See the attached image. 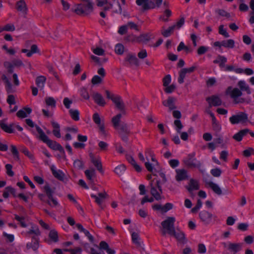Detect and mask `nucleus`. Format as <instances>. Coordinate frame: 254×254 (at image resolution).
Listing matches in <instances>:
<instances>
[{"label":"nucleus","mask_w":254,"mask_h":254,"mask_svg":"<svg viewBox=\"0 0 254 254\" xmlns=\"http://www.w3.org/2000/svg\"><path fill=\"white\" fill-rule=\"evenodd\" d=\"M51 169L52 170L53 175L56 178L64 183L67 182L68 179L65 176V174L62 171L56 170L55 169V166L53 165L51 167Z\"/></svg>","instance_id":"9d476101"},{"label":"nucleus","mask_w":254,"mask_h":254,"mask_svg":"<svg viewBox=\"0 0 254 254\" xmlns=\"http://www.w3.org/2000/svg\"><path fill=\"white\" fill-rule=\"evenodd\" d=\"M249 132V129L247 128L241 130L239 132L235 134L233 136V138L237 141H240L242 140L243 137Z\"/></svg>","instance_id":"7c9ffc66"},{"label":"nucleus","mask_w":254,"mask_h":254,"mask_svg":"<svg viewBox=\"0 0 254 254\" xmlns=\"http://www.w3.org/2000/svg\"><path fill=\"white\" fill-rule=\"evenodd\" d=\"M150 193L157 200L161 199V193H162V189L159 180L151 181L150 183Z\"/></svg>","instance_id":"f03ea898"},{"label":"nucleus","mask_w":254,"mask_h":254,"mask_svg":"<svg viewBox=\"0 0 254 254\" xmlns=\"http://www.w3.org/2000/svg\"><path fill=\"white\" fill-rule=\"evenodd\" d=\"M163 2L162 0H156L154 3L152 1L148 0H136V2L138 5H142V8L143 10H148L159 7Z\"/></svg>","instance_id":"7ed1b4c3"},{"label":"nucleus","mask_w":254,"mask_h":254,"mask_svg":"<svg viewBox=\"0 0 254 254\" xmlns=\"http://www.w3.org/2000/svg\"><path fill=\"white\" fill-rule=\"evenodd\" d=\"M93 52L94 53V54L98 56H103L105 55L104 50L100 47H97L95 49H93Z\"/></svg>","instance_id":"8fccbe9b"},{"label":"nucleus","mask_w":254,"mask_h":254,"mask_svg":"<svg viewBox=\"0 0 254 254\" xmlns=\"http://www.w3.org/2000/svg\"><path fill=\"white\" fill-rule=\"evenodd\" d=\"M238 88H233L232 86H229L226 90V94L229 95L230 97L233 99V102L235 104H240L247 103H249L250 100H246L244 98H241L243 93L242 91H245L247 94H250L251 93L249 86L244 81L241 80L238 82Z\"/></svg>","instance_id":"f257e3e1"},{"label":"nucleus","mask_w":254,"mask_h":254,"mask_svg":"<svg viewBox=\"0 0 254 254\" xmlns=\"http://www.w3.org/2000/svg\"><path fill=\"white\" fill-rule=\"evenodd\" d=\"M93 120L94 123L95 124H96L97 125L102 123L101 122V119H100V116L97 113H94L93 114Z\"/></svg>","instance_id":"69168bd1"},{"label":"nucleus","mask_w":254,"mask_h":254,"mask_svg":"<svg viewBox=\"0 0 254 254\" xmlns=\"http://www.w3.org/2000/svg\"><path fill=\"white\" fill-rule=\"evenodd\" d=\"M131 238L133 243L138 246H140V243L139 241V236L137 233L133 232L131 234Z\"/></svg>","instance_id":"c03bdc74"},{"label":"nucleus","mask_w":254,"mask_h":254,"mask_svg":"<svg viewBox=\"0 0 254 254\" xmlns=\"http://www.w3.org/2000/svg\"><path fill=\"white\" fill-rule=\"evenodd\" d=\"M45 103L47 106H51L52 108L56 107V101L53 97H48L46 98Z\"/></svg>","instance_id":"c9c22d12"},{"label":"nucleus","mask_w":254,"mask_h":254,"mask_svg":"<svg viewBox=\"0 0 254 254\" xmlns=\"http://www.w3.org/2000/svg\"><path fill=\"white\" fill-rule=\"evenodd\" d=\"M4 66L7 69L8 73H12L13 72L14 66L9 62H4L3 63Z\"/></svg>","instance_id":"37998d69"},{"label":"nucleus","mask_w":254,"mask_h":254,"mask_svg":"<svg viewBox=\"0 0 254 254\" xmlns=\"http://www.w3.org/2000/svg\"><path fill=\"white\" fill-rule=\"evenodd\" d=\"M195 153H191L189 154L187 158L184 160V164L189 168H199L201 166V163L194 158Z\"/></svg>","instance_id":"39448f33"},{"label":"nucleus","mask_w":254,"mask_h":254,"mask_svg":"<svg viewBox=\"0 0 254 254\" xmlns=\"http://www.w3.org/2000/svg\"><path fill=\"white\" fill-rule=\"evenodd\" d=\"M111 122H112V123L113 124L114 127L115 129H117L118 127H119V126L121 125V124H120V123L121 122V120L118 119L115 116L112 118Z\"/></svg>","instance_id":"49530a36"},{"label":"nucleus","mask_w":254,"mask_h":254,"mask_svg":"<svg viewBox=\"0 0 254 254\" xmlns=\"http://www.w3.org/2000/svg\"><path fill=\"white\" fill-rule=\"evenodd\" d=\"M186 73L181 69L179 72V77L178 78V82L179 83L182 84L184 82V78H185Z\"/></svg>","instance_id":"de8ad7c7"},{"label":"nucleus","mask_w":254,"mask_h":254,"mask_svg":"<svg viewBox=\"0 0 254 254\" xmlns=\"http://www.w3.org/2000/svg\"><path fill=\"white\" fill-rule=\"evenodd\" d=\"M176 99L173 97H169L167 100L163 101L162 104L165 107L169 108L170 111L175 110L177 108L175 102Z\"/></svg>","instance_id":"ddd939ff"},{"label":"nucleus","mask_w":254,"mask_h":254,"mask_svg":"<svg viewBox=\"0 0 254 254\" xmlns=\"http://www.w3.org/2000/svg\"><path fill=\"white\" fill-rule=\"evenodd\" d=\"M222 46L226 48H233L234 47L235 42L233 40L229 39L227 41H223L222 42Z\"/></svg>","instance_id":"58836bf2"},{"label":"nucleus","mask_w":254,"mask_h":254,"mask_svg":"<svg viewBox=\"0 0 254 254\" xmlns=\"http://www.w3.org/2000/svg\"><path fill=\"white\" fill-rule=\"evenodd\" d=\"M16 9L18 11L26 14L28 8L25 1L24 0L18 1L16 3Z\"/></svg>","instance_id":"6ab92c4d"},{"label":"nucleus","mask_w":254,"mask_h":254,"mask_svg":"<svg viewBox=\"0 0 254 254\" xmlns=\"http://www.w3.org/2000/svg\"><path fill=\"white\" fill-rule=\"evenodd\" d=\"M171 235L174 236L177 241L181 244H185L187 242L185 234L182 232H176L175 230Z\"/></svg>","instance_id":"412c9836"},{"label":"nucleus","mask_w":254,"mask_h":254,"mask_svg":"<svg viewBox=\"0 0 254 254\" xmlns=\"http://www.w3.org/2000/svg\"><path fill=\"white\" fill-rule=\"evenodd\" d=\"M175 27L173 26L169 27L167 29H163L161 31L162 35L165 37H167L170 36L174 31Z\"/></svg>","instance_id":"f704fd0d"},{"label":"nucleus","mask_w":254,"mask_h":254,"mask_svg":"<svg viewBox=\"0 0 254 254\" xmlns=\"http://www.w3.org/2000/svg\"><path fill=\"white\" fill-rule=\"evenodd\" d=\"M136 42L138 43H146L150 40V34L149 33L141 34L135 37Z\"/></svg>","instance_id":"5701e85b"},{"label":"nucleus","mask_w":254,"mask_h":254,"mask_svg":"<svg viewBox=\"0 0 254 254\" xmlns=\"http://www.w3.org/2000/svg\"><path fill=\"white\" fill-rule=\"evenodd\" d=\"M11 147V151L15 157V159L17 161H19L20 158L19 157V152L18 151V150L16 148V147L13 145H11L10 146Z\"/></svg>","instance_id":"79ce46f5"},{"label":"nucleus","mask_w":254,"mask_h":254,"mask_svg":"<svg viewBox=\"0 0 254 254\" xmlns=\"http://www.w3.org/2000/svg\"><path fill=\"white\" fill-rule=\"evenodd\" d=\"M39 247V241L38 239H35V241L32 242L28 243L26 245V248L27 249H32L34 251L36 252L37 251Z\"/></svg>","instance_id":"2f4dec72"},{"label":"nucleus","mask_w":254,"mask_h":254,"mask_svg":"<svg viewBox=\"0 0 254 254\" xmlns=\"http://www.w3.org/2000/svg\"><path fill=\"white\" fill-rule=\"evenodd\" d=\"M93 98L95 102L99 105L104 106L105 105L106 102L103 97L100 94L98 93H94L93 95Z\"/></svg>","instance_id":"cd10ccee"},{"label":"nucleus","mask_w":254,"mask_h":254,"mask_svg":"<svg viewBox=\"0 0 254 254\" xmlns=\"http://www.w3.org/2000/svg\"><path fill=\"white\" fill-rule=\"evenodd\" d=\"M119 134L121 135L122 140L124 141L127 140V135L130 134V131L128 129L127 124L124 123L118 127Z\"/></svg>","instance_id":"1a4fd4ad"},{"label":"nucleus","mask_w":254,"mask_h":254,"mask_svg":"<svg viewBox=\"0 0 254 254\" xmlns=\"http://www.w3.org/2000/svg\"><path fill=\"white\" fill-rule=\"evenodd\" d=\"M7 174L10 177L14 176V172L12 171V166L10 164H6L5 165Z\"/></svg>","instance_id":"13d9d810"},{"label":"nucleus","mask_w":254,"mask_h":254,"mask_svg":"<svg viewBox=\"0 0 254 254\" xmlns=\"http://www.w3.org/2000/svg\"><path fill=\"white\" fill-rule=\"evenodd\" d=\"M224 246L225 248H227L228 250L233 252L234 254L238 252L241 249V245L239 243H232L229 244L228 246H226V243H224Z\"/></svg>","instance_id":"b1692460"},{"label":"nucleus","mask_w":254,"mask_h":254,"mask_svg":"<svg viewBox=\"0 0 254 254\" xmlns=\"http://www.w3.org/2000/svg\"><path fill=\"white\" fill-rule=\"evenodd\" d=\"M81 95L85 99L88 100L89 99V95L87 92V89L82 87L80 90Z\"/></svg>","instance_id":"5fc2aeb1"},{"label":"nucleus","mask_w":254,"mask_h":254,"mask_svg":"<svg viewBox=\"0 0 254 254\" xmlns=\"http://www.w3.org/2000/svg\"><path fill=\"white\" fill-rule=\"evenodd\" d=\"M91 197L95 199V202L99 205H101L103 200L108 197V194L105 191L98 193V196L94 194Z\"/></svg>","instance_id":"aec40b11"},{"label":"nucleus","mask_w":254,"mask_h":254,"mask_svg":"<svg viewBox=\"0 0 254 254\" xmlns=\"http://www.w3.org/2000/svg\"><path fill=\"white\" fill-rule=\"evenodd\" d=\"M89 155L91 162L100 173H103V170L101 161L99 159H96L92 153H90Z\"/></svg>","instance_id":"a211bd4d"},{"label":"nucleus","mask_w":254,"mask_h":254,"mask_svg":"<svg viewBox=\"0 0 254 254\" xmlns=\"http://www.w3.org/2000/svg\"><path fill=\"white\" fill-rule=\"evenodd\" d=\"M186 188L190 193L193 190H198L199 188L198 183L196 180L191 179L190 181L189 186H187Z\"/></svg>","instance_id":"4be33fe9"},{"label":"nucleus","mask_w":254,"mask_h":254,"mask_svg":"<svg viewBox=\"0 0 254 254\" xmlns=\"http://www.w3.org/2000/svg\"><path fill=\"white\" fill-rule=\"evenodd\" d=\"M229 120L232 124H244L249 121L248 115L245 112H240L238 114L233 115Z\"/></svg>","instance_id":"20e7f679"},{"label":"nucleus","mask_w":254,"mask_h":254,"mask_svg":"<svg viewBox=\"0 0 254 254\" xmlns=\"http://www.w3.org/2000/svg\"><path fill=\"white\" fill-rule=\"evenodd\" d=\"M100 149L102 151H106L107 149L108 144L103 141H100L98 144Z\"/></svg>","instance_id":"774afa93"},{"label":"nucleus","mask_w":254,"mask_h":254,"mask_svg":"<svg viewBox=\"0 0 254 254\" xmlns=\"http://www.w3.org/2000/svg\"><path fill=\"white\" fill-rule=\"evenodd\" d=\"M105 93L107 96V98L111 99L114 103L115 105L120 103L123 101L120 96H116L114 94H111L109 90H106Z\"/></svg>","instance_id":"dca6fc26"},{"label":"nucleus","mask_w":254,"mask_h":254,"mask_svg":"<svg viewBox=\"0 0 254 254\" xmlns=\"http://www.w3.org/2000/svg\"><path fill=\"white\" fill-rule=\"evenodd\" d=\"M206 185H208L213 191L218 195L222 194V190L216 184L209 181L205 182Z\"/></svg>","instance_id":"a878e982"},{"label":"nucleus","mask_w":254,"mask_h":254,"mask_svg":"<svg viewBox=\"0 0 254 254\" xmlns=\"http://www.w3.org/2000/svg\"><path fill=\"white\" fill-rule=\"evenodd\" d=\"M32 110L31 108L29 107H24L22 110L18 111L16 115L18 118H26L27 116V114H30L31 113Z\"/></svg>","instance_id":"bb28decb"},{"label":"nucleus","mask_w":254,"mask_h":254,"mask_svg":"<svg viewBox=\"0 0 254 254\" xmlns=\"http://www.w3.org/2000/svg\"><path fill=\"white\" fill-rule=\"evenodd\" d=\"M73 164L75 167L79 169H83L84 166L83 162L78 159L74 161Z\"/></svg>","instance_id":"e2e57ef3"},{"label":"nucleus","mask_w":254,"mask_h":254,"mask_svg":"<svg viewBox=\"0 0 254 254\" xmlns=\"http://www.w3.org/2000/svg\"><path fill=\"white\" fill-rule=\"evenodd\" d=\"M206 100L209 104V107H211L213 106H219L222 104V101L220 98L216 95H212L210 97L206 98Z\"/></svg>","instance_id":"9b49d317"},{"label":"nucleus","mask_w":254,"mask_h":254,"mask_svg":"<svg viewBox=\"0 0 254 254\" xmlns=\"http://www.w3.org/2000/svg\"><path fill=\"white\" fill-rule=\"evenodd\" d=\"M49 237L54 243H57L59 241L58 232L55 230H52L50 231Z\"/></svg>","instance_id":"72a5a7b5"},{"label":"nucleus","mask_w":254,"mask_h":254,"mask_svg":"<svg viewBox=\"0 0 254 254\" xmlns=\"http://www.w3.org/2000/svg\"><path fill=\"white\" fill-rule=\"evenodd\" d=\"M184 17H181L180 19L178 22H177V23L173 25V26L175 27V29H179L184 25Z\"/></svg>","instance_id":"6e6d98bb"},{"label":"nucleus","mask_w":254,"mask_h":254,"mask_svg":"<svg viewBox=\"0 0 254 254\" xmlns=\"http://www.w3.org/2000/svg\"><path fill=\"white\" fill-rule=\"evenodd\" d=\"M44 189L47 196L48 197L49 199L51 200V201L52 202V204L50 200H48L47 201V203L52 207L57 206L58 205V202L56 199L54 198L53 196V194L55 192V188H54L53 189H51L48 184H46L44 186Z\"/></svg>","instance_id":"0eeeda50"},{"label":"nucleus","mask_w":254,"mask_h":254,"mask_svg":"<svg viewBox=\"0 0 254 254\" xmlns=\"http://www.w3.org/2000/svg\"><path fill=\"white\" fill-rule=\"evenodd\" d=\"M171 81V76L170 75H166L163 79V86H167L170 83Z\"/></svg>","instance_id":"680f3d73"},{"label":"nucleus","mask_w":254,"mask_h":254,"mask_svg":"<svg viewBox=\"0 0 254 254\" xmlns=\"http://www.w3.org/2000/svg\"><path fill=\"white\" fill-rule=\"evenodd\" d=\"M36 130L38 133L39 134V138L44 143H47L48 140H49L48 137L45 134L44 131L42 130V129L37 126H35Z\"/></svg>","instance_id":"c756f323"},{"label":"nucleus","mask_w":254,"mask_h":254,"mask_svg":"<svg viewBox=\"0 0 254 254\" xmlns=\"http://www.w3.org/2000/svg\"><path fill=\"white\" fill-rule=\"evenodd\" d=\"M212 214L207 211L203 210L199 213L200 219L206 224H208L212 218Z\"/></svg>","instance_id":"2eb2a0df"},{"label":"nucleus","mask_w":254,"mask_h":254,"mask_svg":"<svg viewBox=\"0 0 254 254\" xmlns=\"http://www.w3.org/2000/svg\"><path fill=\"white\" fill-rule=\"evenodd\" d=\"M85 174L87 179L90 181L92 182L93 178L95 177V170L93 168L88 170H86L85 171Z\"/></svg>","instance_id":"473e14b6"},{"label":"nucleus","mask_w":254,"mask_h":254,"mask_svg":"<svg viewBox=\"0 0 254 254\" xmlns=\"http://www.w3.org/2000/svg\"><path fill=\"white\" fill-rule=\"evenodd\" d=\"M165 87V88L164 89V91L166 93H171L173 92L176 88V85L173 84Z\"/></svg>","instance_id":"3c124183"},{"label":"nucleus","mask_w":254,"mask_h":254,"mask_svg":"<svg viewBox=\"0 0 254 254\" xmlns=\"http://www.w3.org/2000/svg\"><path fill=\"white\" fill-rule=\"evenodd\" d=\"M176 180L178 181H182L187 178V172L185 169H179L176 170Z\"/></svg>","instance_id":"393cba45"},{"label":"nucleus","mask_w":254,"mask_h":254,"mask_svg":"<svg viewBox=\"0 0 254 254\" xmlns=\"http://www.w3.org/2000/svg\"><path fill=\"white\" fill-rule=\"evenodd\" d=\"M125 61L127 62L130 65H134L136 66H138L139 65L138 59L132 54H127L125 59Z\"/></svg>","instance_id":"f3484780"},{"label":"nucleus","mask_w":254,"mask_h":254,"mask_svg":"<svg viewBox=\"0 0 254 254\" xmlns=\"http://www.w3.org/2000/svg\"><path fill=\"white\" fill-rule=\"evenodd\" d=\"M76 8L74 9V12L78 15H81L83 14H88L89 12H91L93 10V3H92V10L89 9L87 6V3L83 2L81 3L77 4Z\"/></svg>","instance_id":"6e6552de"},{"label":"nucleus","mask_w":254,"mask_h":254,"mask_svg":"<svg viewBox=\"0 0 254 254\" xmlns=\"http://www.w3.org/2000/svg\"><path fill=\"white\" fill-rule=\"evenodd\" d=\"M174 125H175V126L177 127V132H179V133H180L181 132L180 130L183 127V126L181 121L179 120H176L174 121Z\"/></svg>","instance_id":"4d7b16f0"},{"label":"nucleus","mask_w":254,"mask_h":254,"mask_svg":"<svg viewBox=\"0 0 254 254\" xmlns=\"http://www.w3.org/2000/svg\"><path fill=\"white\" fill-rule=\"evenodd\" d=\"M11 64L14 67H17L24 65L22 61L19 59H14L13 60H12V62L11 63Z\"/></svg>","instance_id":"603ef678"},{"label":"nucleus","mask_w":254,"mask_h":254,"mask_svg":"<svg viewBox=\"0 0 254 254\" xmlns=\"http://www.w3.org/2000/svg\"><path fill=\"white\" fill-rule=\"evenodd\" d=\"M46 144L50 148L53 150H59L63 153H64V149L63 147L55 141L50 139L49 140H48V142Z\"/></svg>","instance_id":"4468645a"},{"label":"nucleus","mask_w":254,"mask_h":254,"mask_svg":"<svg viewBox=\"0 0 254 254\" xmlns=\"http://www.w3.org/2000/svg\"><path fill=\"white\" fill-rule=\"evenodd\" d=\"M126 170V166L123 165L117 166L114 170V172L118 175H121Z\"/></svg>","instance_id":"e433bc0d"},{"label":"nucleus","mask_w":254,"mask_h":254,"mask_svg":"<svg viewBox=\"0 0 254 254\" xmlns=\"http://www.w3.org/2000/svg\"><path fill=\"white\" fill-rule=\"evenodd\" d=\"M1 128L5 132L7 133H12L13 132L11 126H8L6 124L1 121L0 123Z\"/></svg>","instance_id":"ea45409f"},{"label":"nucleus","mask_w":254,"mask_h":254,"mask_svg":"<svg viewBox=\"0 0 254 254\" xmlns=\"http://www.w3.org/2000/svg\"><path fill=\"white\" fill-rule=\"evenodd\" d=\"M46 81V77L44 76L41 75L36 77V84L37 86L41 89H43Z\"/></svg>","instance_id":"c85d7f7f"},{"label":"nucleus","mask_w":254,"mask_h":254,"mask_svg":"<svg viewBox=\"0 0 254 254\" xmlns=\"http://www.w3.org/2000/svg\"><path fill=\"white\" fill-rule=\"evenodd\" d=\"M115 106L117 110L120 111V112L117 114L115 116L120 120H121L122 116H125L127 114L126 105L123 101L120 103L115 105Z\"/></svg>","instance_id":"f8f14e48"},{"label":"nucleus","mask_w":254,"mask_h":254,"mask_svg":"<svg viewBox=\"0 0 254 254\" xmlns=\"http://www.w3.org/2000/svg\"><path fill=\"white\" fill-rule=\"evenodd\" d=\"M127 25H123L119 28V30H118V33L120 35H124L127 33Z\"/></svg>","instance_id":"338daca9"},{"label":"nucleus","mask_w":254,"mask_h":254,"mask_svg":"<svg viewBox=\"0 0 254 254\" xmlns=\"http://www.w3.org/2000/svg\"><path fill=\"white\" fill-rule=\"evenodd\" d=\"M252 154H254V149L251 147L243 151V155L246 157H249Z\"/></svg>","instance_id":"0e129e2a"},{"label":"nucleus","mask_w":254,"mask_h":254,"mask_svg":"<svg viewBox=\"0 0 254 254\" xmlns=\"http://www.w3.org/2000/svg\"><path fill=\"white\" fill-rule=\"evenodd\" d=\"M202 205V202L200 199H198L196 205L191 209V211L192 213H194L197 212L198 210L201 207Z\"/></svg>","instance_id":"bf43d9fd"},{"label":"nucleus","mask_w":254,"mask_h":254,"mask_svg":"<svg viewBox=\"0 0 254 254\" xmlns=\"http://www.w3.org/2000/svg\"><path fill=\"white\" fill-rule=\"evenodd\" d=\"M211 174L215 177H219L222 173L221 170L219 168H215L211 170Z\"/></svg>","instance_id":"052dcab7"},{"label":"nucleus","mask_w":254,"mask_h":254,"mask_svg":"<svg viewBox=\"0 0 254 254\" xmlns=\"http://www.w3.org/2000/svg\"><path fill=\"white\" fill-rule=\"evenodd\" d=\"M102 78L98 75H94L91 79V83L93 85L100 84L102 82Z\"/></svg>","instance_id":"a18cd8bd"},{"label":"nucleus","mask_w":254,"mask_h":254,"mask_svg":"<svg viewBox=\"0 0 254 254\" xmlns=\"http://www.w3.org/2000/svg\"><path fill=\"white\" fill-rule=\"evenodd\" d=\"M175 219L173 217H169L161 222L162 228L167 229V233L172 235L175 230L174 223Z\"/></svg>","instance_id":"423d86ee"},{"label":"nucleus","mask_w":254,"mask_h":254,"mask_svg":"<svg viewBox=\"0 0 254 254\" xmlns=\"http://www.w3.org/2000/svg\"><path fill=\"white\" fill-rule=\"evenodd\" d=\"M115 53L118 55H123L125 51V47L122 44H118L115 46Z\"/></svg>","instance_id":"4c0bfd02"},{"label":"nucleus","mask_w":254,"mask_h":254,"mask_svg":"<svg viewBox=\"0 0 254 254\" xmlns=\"http://www.w3.org/2000/svg\"><path fill=\"white\" fill-rule=\"evenodd\" d=\"M219 33L220 34L223 35L225 37L228 38L229 37L228 33L226 30L224 29V26L221 25L219 27Z\"/></svg>","instance_id":"864d4df0"},{"label":"nucleus","mask_w":254,"mask_h":254,"mask_svg":"<svg viewBox=\"0 0 254 254\" xmlns=\"http://www.w3.org/2000/svg\"><path fill=\"white\" fill-rule=\"evenodd\" d=\"M137 57L141 60H143L147 57V53L145 49L141 50L137 54Z\"/></svg>","instance_id":"09e8293b"},{"label":"nucleus","mask_w":254,"mask_h":254,"mask_svg":"<svg viewBox=\"0 0 254 254\" xmlns=\"http://www.w3.org/2000/svg\"><path fill=\"white\" fill-rule=\"evenodd\" d=\"M71 118L74 121H78L79 119V113L77 110H70L69 111Z\"/></svg>","instance_id":"a19ab883"}]
</instances>
